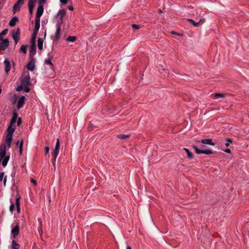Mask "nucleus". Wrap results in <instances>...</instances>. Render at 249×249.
<instances>
[{"mask_svg": "<svg viewBox=\"0 0 249 249\" xmlns=\"http://www.w3.org/2000/svg\"><path fill=\"white\" fill-rule=\"evenodd\" d=\"M30 76L29 73L25 75L21 80L20 85L17 88V91H20L23 89L25 92H29L30 89L29 86L30 85Z\"/></svg>", "mask_w": 249, "mask_h": 249, "instance_id": "f257e3e1", "label": "nucleus"}, {"mask_svg": "<svg viewBox=\"0 0 249 249\" xmlns=\"http://www.w3.org/2000/svg\"><path fill=\"white\" fill-rule=\"evenodd\" d=\"M40 4L37 7L35 18V25L40 26V17L42 15L44 11L43 5L46 2V0H38Z\"/></svg>", "mask_w": 249, "mask_h": 249, "instance_id": "f03ea898", "label": "nucleus"}, {"mask_svg": "<svg viewBox=\"0 0 249 249\" xmlns=\"http://www.w3.org/2000/svg\"><path fill=\"white\" fill-rule=\"evenodd\" d=\"M6 145L3 144L0 148V162L2 160V165L5 167L10 159L9 155H6Z\"/></svg>", "mask_w": 249, "mask_h": 249, "instance_id": "7ed1b4c3", "label": "nucleus"}, {"mask_svg": "<svg viewBox=\"0 0 249 249\" xmlns=\"http://www.w3.org/2000/svg\"><path fill=\"white\" fill-rule=\"evenodd\" d=\"M6 145L3 144L0 148V162L2 160V165L5 167L10 159L9 155H6Z\"/></svg>", "mask_w": 249, "mask_h": 249, "instance_id": "20e7f679", "label": "nucleus"}, {"mask_svg": "<svg viewBox=\"0 0 249 249\" xmlns=\"http://www.w3.org/2000/svg\"><path fill=\"white\" fill-rule=\"evenodd\" d=\"M39 28L40 26L35 25L31 39V44L36 45V36L38 32Z\"/></svg>", "mask_w": 249, "mask_h": 249, "instance_id": "39448f33", "label": "nucleus"}, {"mask_svg": "<svg viewBox=\"0 0 249 249\" xmlns=\"http://www.w3.org/2000/svg\"><path fill=\"white\" fill-rule=\"evenodd\" d=\"M66 11L64 9L59 10L57 14L56 18H57L56 23H59L61 21V24L63 23V18L66 15Z\"/></svg>", "mask_w": 249, "mask_h": 249, "instance_id": "423d86ee", "label": "nucleus"}, {"mask_svg": "<svg viewBox=\"0 0 249 249\" xmlns=\"http://www.w3.org/2000/svg\"><path fill=\"white\" fill-rule=\"evenodd\" d=\"M13 39L14 40L15 44H17L18 43L19 38H20V30L19 28H18L16 31H14L12 33V34Z\"/></svg>", "mask_w": 249, "mask_h": 249, "instance_id": "0eeeda50", "label": "nucleus"}, {"mask_svg": "<svg viewBox=\"0 0 249 249\" xmlns=\"http://www.w3.org/2000/svg\"><path fill=\"white\" fill-rule=\"evenodd\" d=\"M61 22L59 23H56L55 25L56 27V31L54 34V36L55 40L56 41H58L60 39V31H61Z\"/></svg>", "mask_w": 249, "mask_h": 249, "instance_id": "6e6552de", "label": "nucleus"}, {"mask_svg": "<svg viewBox=\"0 0 249 249\" xmlns=\"http://www.w3.org/2000/svg\"><path fill=\"white\" fill-rule=\"evenodd\" d=\"M24 0H18V1L14 5L13 9L14 13L19 11L21 6L23 5Z\"/></svg>", "mask_w": 249, "mask_h": 249, "instance_id": "1a4fd4ad", "label": "nucleus"}, {"mask_svg": "<svg viewBox=\"0 0 249 249\" xmlns=\"http://www.w3.org/2000/svg\"><path fill=\"white\" fill-rule=\"evenodd\" d=\"M35 59L32 58L30 62L27 65V69L31 71H33L35 69Z\"/></svg>", "mask_w": 249, "mask_h": 249, "instance_id": "9d476101", "label": "nucleus"}, {"mask_svg": "<svg viewBox=\"0 0 249 249\" xmlns=\"http://www.w3.org/2000/svg\"><path fill=\"white\" fill-rule=\"evenodd\" d=\"M9 42L7 38L3 40L2 43H0V51L6 50L9 46Z\"/></svg>", "mask_w": 249, "mask_h": 249, "instance_id": "9b49d317", "label": "nucleus"}, {"mask_svg": "<svg viewBox=\"0 0 249 249\" xmlns=\"http://www.w3.org/2000/svg\"><path fill=\"white\" fill-rule=\"evenodd\" d=\"M19 231V226L17 224L11 230V234L14 238L16 237L18 234Z\"/></svg>", "mask_w": 249, "mask_h": 249, "instance_id": "f8f14e48", "label": "nucleus"}, {"mask_svg": "<svg viewBox=\"0 0 249 249\" xmlns=\"http://www.w3.org/2000/svg\"><path fill=\"white\" fill-rule=\"evenodd\" d=\"M188 20L191 24L194 25L195 27H197L199 26L200 23H203L205 20L204 18H200L199 21L196 22L193 19L189 18L188 19Z\"/></svg>", "mask_w": 249, "mask_h": 249, "instance_id": "ddd939ff", "label": "nucleus"}, {"mask_svg": "<svg viewBox=\"0 0 249 249\" xmlns=\"http://www.w3.org/2000/svg\"><path fill=\"white\" fill-rule=\"evenodd\" d=\"M36 54V45L31 44L29 49V54L31 57H33Z\"/></svg>", "mask_w": 249, "mask_h": 249, "instance_id": "4468645a", "label": "nucleus"}, {"mask_svg": "<svg viewBox=\"0 0 249 249\" xmlns=\"http://www.w3.org/2000/svg\"><path fill=\"white\" fill-rule=\"evenodd\" d=\"M25 97L24 96H22L18 101L17 108L18 109L21 108L25 103Z\"/></svg>", "mask_w": 249, "mask_h": 249, "instance_id": "2eb2a0df", "label": "nucleus"}, {"mask_svg": "<svg viewBox=\"0 0 249 249\" xmlns=\"http://www.w3.org/2000/svg\"><path fill=\"white\" fill-rule=\"evenodd\" d=\"M4 64L5 66V71L6 73H8L11 69V65L8 59H5L4 61Z\"/></svg>", "mask_w": 249, "mask_h": 249, "instance_id": "dca6fc26", "label": "nucleus"}, {"mask_svg": "<svg viewBox=\"0 0 249 249\" xmlns=\"http://www.w3.org/2000/svg\"><path fill=\"white\" fill-rule=\"evenodd\" d=\"M13 141V135L7 134L5 142L7 143V146L10 148Z\"/></svg>", "mask_w": 249, "mask_h": 249, "instance_id": "f3484780", "label": "nucleus"}, {"mask_svg": "<svg viewBox=\"0 0 249 249\" xmlns=\"http://www.w3.org/2000/svg\"><path fill=\"white\" fill-rule=\"evenodd\" d=\"M201 143L204 144H208L210 145L214 146L215 143L213 142V141L211 139H203L201 141Z\"/></svg>", "mask_w": 249, "mask_h": 249, "instance_id": "a211bd4d", "label": "nucleus"}, {"mask_svg": "<svg viewBox=\"0 0 249 249\" xmlns=\"http://www.w3.org/2000/svg\"><path fill=\"white\" fill-rule=\"evenodd\" d=\"M59 146H60L59 141L58 139H57L55 145V148L52 153L59 154Z\"/></svg>", "mask_w": 249, "mask_h": 249, "instance_id": "6ab92c4d", "label": "nucleus"}, {"mask_svg": "<svg viewBox=\"0 0 249 249\" xmlns=\"http://www.w3.org/2000/svg\"><path fill=\"white\" fill-rule=\"evenodd\" d=\"M53 59V56L50 55L49 54H48V59H46L45 60V64L46 65H50L52 67H53V64L52 62V60Z\"/></svg>", "mask_w": 249, "mask_h": 249, "instance_id": "aec40b11", "label": "nucleus"}, {"mask_svg": "<svg viewBox=\"0 0 249 249\" xmlns=\"http://www.w3.org/2000/svg\"><path fill=\"white\" fill-rule=\"evenodd\" d=\"M15 127H14L13 125H11V124H9L7 129V134L13 135L15 130Z\"/></svg>", "mask_w": 249, "mask_h": 249, "instance_id": "412c9836", "label": "nucleus"}, {"mask_svg": "<svg viewBox=\"0 0 249 249\" xmlns=\"http://www.w3.org/2000/svg\"><path fill=\"white\" fill-rule=\"evenodd\" d=\"M18 119V114L17 113H14L12 118L11 120L10 123L9 124H11V125H13L15 124Z\"/></svg>", "mask_w": 249, "mask_h": 249, "instance_id": "4be33fe9", "label": "nucleus"}, {"mask_svg": "<svg viewBox=\"0 0 249 249\" xmlns=\"http://www.w3.org/2000/svg\"><path fill=\"white\" fill-rule=\"evenodd\" d=\"M18 21V18L17 17H13L10 21L9 25L11 27L14 26Z\"/></svg>", "mask_w": 249, "mask_h": 249, "instance_id": "5701e85b", "label": "nucleus"}, {"mask_svg": "<svg viewBox=\"0 0 249 249\" xmlns=\"http://www.w3.org/2000/svg\"><path fill=\"white\" fill-rule=\"evenodd\" d=\"M43 39L42 38H39L37 40V47L39 50H42L43 49Z\"/></svg>", "mask_w": 249, "mask_h": 249, "instance_id": "b1692460", "label": "nucleus"}, {"mask_svg": "<svg viewBox=\"0 0 249 249\" xmlns=\"http://www.w3.org/2000/svg\"><path fill=\"white\" fill-rule=\"evenodd\" d=\"M12 249H19V245L15 241L13 240L11 244Z\"/></svg>", "mask_w": 249, "mask_h": 249, "instance_id": "393cba45", "label": "nucleus"}, {"mask_svg": "<svg viewBox=\"0 0 249 249\" xmlns=\"http://www.w3.org/2000/svg\"><path fill=\"white\" fill-rule=\"evenodd\" d=\"M16 206L17 208V211L18 213H20V203H19V198H17L16 200Z\"/></svg>", "mask_w": 249, "mask_h": 249, "instance_id": "a878e982", "label": "nucleus"}, {"mask_svg": "<svg viewBox=\"0 0 249 249\" xmlns=\"http://www.w3.org/2000/svg\"><path fill=\"white\" fill-rule=\"evenodd\" d=\"M52 156H53V160H52L53 165V166L54 167H55V166L56 158H57V157L58 154H56V153H52Z\"/></svg>", "mask_w": 249, "mask_h": 249, "instance_id": "bb28decb", "label": "nucleus"}, {"mask_svg": "<svg viewBox=\"0 0 249 249\" xmlns=\"http://www.w3.org/2000/svg\"><path fill=\"white\" fill-rule=\"evenodd\" d=\"M183 150L185 151L187 154V157L189 159H191L193 158V154L190 151V150L186 148H183Z\"/></svg>", "mask_w": 249, "mask_h": 249, "instance_id": "cd10ccee", "label": "nucleus"}, {"mask_svg": "<svg viewBox=\"0 0 249 249\" xmlns=\"http://www.w3.org/2000/svg\"><path fill=\"white\" fill-rule=\"evenodd\" d=\"M35 1L34 0H30L28 1V6L29 9H34L35 7Z\"/></svg>", "mask_w": 249, "mask_h": 249, "instance_id": "c85d7f7f", "label": "nucleus"}, {"mask_svg": "<svg viewBox=\"0 0 249 249\" xmlns=\"http://www.w3.org/2000/svg\"><path fill=\"white\" fill-rule=\"evenodd\" d=\"M27 46L22 45L20 47V50L24 54H26L27 53Z\"/></svg>", "mask_w": 249, "mask_h": 249, "instance_id": "c756f323", "label": "nucleus"}, {"mask_svg": "<svg viewBox=\"0 0 249 249\" xmlns=\"http://www.w3.org/2000/svg\"><path fill=\"white\" fill-rule=\"evenodd\" d=\"M117 137L119 138V139H127L129 137V135H124V134H120V135H118L117 136Z\"/></svg>", "mask_w": 249, "mask_h": 249, "instance_id": "7c9ffc66", "label": "nucleus"}, {"mask_svg": "<svg viewBox=\"0 0 249 249\" xmlns=\"http://www.w3.org/2000/svg\"><path fill=\"white\" fill-rule=\"evenodd\" d=\"M76 38L75 36H70L67 38V41L73 42L75 41Z\"/></svg>", "mask_w": 249, "mask_h": 249, "instance_id": "2f4dec72", "label": "nucleus"}, {"mask_svg": "<svg viewBox=\"0 0 249 249\" xmlns=\"http://www.w3.org/2000/svg\"><path fill=\"white\" fill-rule=\"evenodd\" d=\"M193 147L195 149V152L197 154H202L203 150L198 149L196 146H193Z\"/></svg>", "mask_w": 249, "mask_h": 249, "instance_id": "473e14b6", "label": "nucleus"}, {"mask_svg": "<svg viewBox=\"0 0 249 249\" xmlns=\"http://www.w3.org/2000/svg\"><path fill=\"white\" fill-rule=\"evenodd\" d=\"M23 140H21L20 141V144H19V154L20 155L22 154V147H23Z\"/></svg>", "mask_w": 249, "mask_h": 249, "instance_id": "72a5a7b5", "label": "nucleus"}, {"mask_svg": "<svg viewBox=\"0 0 249 249\" xmlns=\"http://www.w3.org/2000/svg\"><path fill=\"white\" fill-rule=\"evenodd\" d=\"M202 154L209 155L212 154V151L211 149L203 150Z\"/></svg>", "mask_w": 249, "mask_h": 249, "instance_id": "f704fd0d", "label": "nucleus"}, {"mask_svg": "<svg viewBox=\"0 0 249 249\" xmlns=\"http://www.w3.org/2000/svg\"><path fill=\"white\" fill-rule=\"evenodd\" d=\"M231 143L232 141L230 139H227L226 140V142L225 143V146L226 147H228L230 145V144Z\"/></svg>", "mask_w": 249, "mask_h": 249, "instance_id": "c9c22d12", "label": "nucleus"}, {"mask_svg": "<svg viewBox=\"0 0 249 249\" xmlns=\"http://www.w3.org/2000/svg\"><path fill=\"white\" fill-rule=\"evenodd\" d=\"M215 97L216 98H222L224 97V95L221 93H216Z\"/></svg>", "mask_w": 249, "mask_h": 249, "instance_id": "e433bc0d", "label": "nucleus"}, {"mask_svg": "<svg viewBox=\"0 0 249 249\" xmlns=\"http://www.w3.org/2000/svg\"><path fill=\"white\" fill-rule=\"evenodd\" d=\"M10 211L11 213H13L15 209V205L14 204H11L10 206Z\"/></svg>", "mask_w": 249, "mask_h": 249, "instance_id": "4c0bfd02", "label": "nucleus"}, {"mask_svg": "<svg viewBox=\"0 0 249 249\" xmlns=\"http://www.w3.org/2000/svg\"><path fill=\"white\" fill-rule=\"evenodd\" d=\"M7 32H8V29H5L0 33V34H1V35H2L3 36L6 35L7 33Z\"/></svg>", "mask_w": 249, "mask_h": 249, "instance_id": "58836bf2", "label": "nucleus"}, {"mask_svg": "<svg viewBox=\"0 0 249 249\" xmlns=\"http://www.w3.org/2000/svg\"><path fill=\"white\" fill-rule=\"evenodd\" d=\"M4 172H1L0 173V181H1L4 178Z\"/></svg>", "mask_w": 249, "mask_h": 249, "instance_id": "ea45409f", "label": "nucleus"}, {"mask_svg": "<svg viewBox=\"0 0 249 249\" xmlns=\"http://www.w3.org/2000/svg\"><path fill=\"white\" fill-rule=\"evenodd\" d=\"M49 150H50V149H49V147L46 146V147H45L44 151H45V153L46 154H48L49 153Z\"/></svg>", "mask_w": 249, "mask_h": 249, "instance_id": "a19ab883", "label": "nucleus"}, {"mask_svg": "<svg viewBox=\"0 0 249 249\" xmlns=\"http://www.w3.org/2000/svg\"><path fill=\"white\" fill-rule=\"evenodd\" d=\"M30 181L34 184V185H36L37 184L36 181L33 178L30 179Z\"/></svg>", "mask_w": 249, "mask_h": 249, "instance_id": "79ce46f5", "label": "nucleus"}, {"mask_svg": "<svg viewBox=\"0 0 249 249\" xmlns=\"http://www.w3.org/2000/svg\"><path fill=\"white\" fill-rule=\"evenodd\" d=\"M60 2H61L62 3L64 4H66L68 3V0H59Z\"/></svg>", "mask_w": 249, "mask_h": 249, "instance_id": "37998d69", "label": "nucleus"}, {"mask_svg": "<svg viewBox=\"0 0 249 249\" xmlns=\"http://www.w3.org/2000/svg\"><path fill=\"white\" fill-rule=\"evenodd\" d=\"M172 34L177 35H178V36H182V34H179V33H176V32H174V31H172Z\"/></svg>", "mask_w": 249, "mask_h": 249, "instance_id": "c03bdc74", "label": "nucleus"}, {"mask_svg": "<svg viewBox=\"0 0 249 249\" xmlns=\"http://www.w3.org/2000/svg\"><path fill=\"white\" fill-rule=\"evenodd\" d=\"M21 120L20 118H19L18 119V122H17V124L18 125H19L21 124Z\"/></svg>", "mask_w": 249, "mask_h": 249, "instance_id": "a18cd8bd", "label": "nucleus"}, {"mask_svg": "<svg viewBox=\"0 0 249 249\" xmlns=\"http://www.w3.org/2000/svg\"><path fill=\"white\" fill-rule=\"evenodd\" d=\"M132 27L133 28L135 29H138V25L135 24H133L132 25Z\"/></svg>", "mask_w": 249, "mask_h": 249, "instance_id": "49530a36", "label": "nucleus"}, {"mask_svg": "<svg viewBox=\"0 0 249 249\" xmlns=\"http://www.w3.org/2000/svg\"><path fill=\"white\" fill-rule=\"evenodd\" d=\"M6 180H7V177L5 176L3 179V184H4V186L6 185Z\"/></svg>", "mask_w": 249, "mask_h": 249, "instance_id": "de8ad7c7", "label": "nucleus"}, {"mask_svg": "<svg viewBox=\"0 0 249 249\" xmlns=\"http://www.w3.org/2000/svg\"><path fill=\"white\" fill-rule=\"evenodd\" d=\"M225 152L227 153H231V150L230 149H227L225 150Z\"/></svg>", "mask_w": 249, "mask_h": 249, "instance_id": "09e8293b", "label": "nucleus"}, {"mask_svg": "<svg viewBox=\"0 0 249 249\" xmlns=\"http://www.w3.org/2000/svg\"><path fill=\"white\" fill-rule=\"evenodd\" d=\"M29 13L32 15L33 13V9H29Z\"/></svg>", "mask_w": 249, "mask_h": 249, "instance_id": "8fccbe9b", "label": "nucleus"}, {"mask_svg": "<svg viewBox=\"0 0 249 249\" xmlns=\"http://www.w3.org/2000/svg\"><path fill=\"white\" fill-rule=\"evenodd\" d=\"M68 9H69L70 10L72 11V10H73V7H72V6H68Z\"/></svg>", "mask_w": 249, "mask_h": 249, "instance_id": "3c124183", "label": "nucleus"}, {"mask_svg": "<svg viewBox=\"0 0 249 249\" xmlns=\"http://www.w3.org/2000/svg\"><path fill=\"white\" fill-rule=\"evenodd\" d=\"M2 36H2V35H1V34H0V40H1V41H3V40H4V39H3V38H2Z\"/></svg>", "mask_w": 249, "mask_h": 249, "instance_id": "603ef678", "label": "nucleus"}, {"mask_svg": "<svg viewBox=\"0 0 249 249\" xmlns=\"http://www.w3.org/2000/svg\"><path fill=\"white\" fill-rule=\"evenodd\" d=\"M20 141H18L16 143L17 146H18L19 147V144H20Z\"/></svg>", "mask_w": 249, "mask_h": 249, "instance_id": "864d4df0", "label": "nucleus"}, {"mask_svg": "<svg viewBox=\"0 0 249 249\" xmlns=\"http://www.w3.org/2000/svg\"><path fill=\"white\" fill-rule=\"evenodd\" d=\"M126 249H131V247H130L129 246H127L126 247Z\"/></svg>", "mask_w": 249, "mask_h": 249, "instance_id": "5fc2aeb1", "label": "nucleus"}, {"mask_svg": "<svg viewBox=\"0 0 249 249\" xmlns=\"http://www.w3.org/2000/svg\"><path fill=\"white\" fill-rule=\"evenodd\" d=\"M159 12L160 13H162V11H161V9H159Z\"/></svg>", "mask_w": 249, "mask_h": 249, "instance_id": "6e6d98bb", "label": "nucleus"}, {"mask_svg": "<svg viewBox=\"0 0 249 249\" xmlns=\"http://www.w3.org/2000/svg\"><path fill=\"white\" fill-rule=\"evenodd\" d=\"M43 24H45V21H42V26H43Z\"/></svg>", "mask_w": 249, "mask_h": 249, "instance_id": "4d7b16f0", "label": "nucleus"}, {"mask_svg": "<svg viewBox=\"0 0 249 249\" xmlns=\"http://www.w3.org/2000/svg\"><path fill=\"white\" fill-rule=\"evenodd\" d=\"M1 89H0V94L1 93Z\"/></svg>", "mask_w": 249, "mask_h": 249, "instance_id": "13d9d810", "label": "nucleus"}]
</instances>
